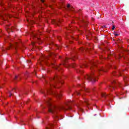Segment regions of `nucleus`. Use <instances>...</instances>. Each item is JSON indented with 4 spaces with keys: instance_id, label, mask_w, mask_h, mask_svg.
<instances>
[{
    "instance_id": "1",
    "label": "nucleus",
    "mask_w": 129,
    "mask_h": 129,
    "mask_svg": "<svg viewBox=\"0 0 129 129\" xmlns=\"http://www.w3.org/2000/svg\"><path fill=\"white\" fill-rule=\"evenodd\" d=\"M91 67L90 70L91 71V73L89 75H87L86 76L84 77V79H86V80H88V81H91L92 82H95L97 80V76H98V72L99 71H103V72H106L107 71V69L111 67V66H109V67H107L106 68H100L98 69V71H95L96 69H97V66H96V63H95L94 61H91L90 62Z\"/></svg>"
},
{
    "instance_id": "2",
    "label": "nucleus",
    "mask_w": 129,
    "mask_h": 129,
    "mask_svg": "<svg viewBox=\"0 0 129 129\" xmlns=\"http://www.w3.org/2000/svg\"><path fill=\"white\" fill-rule=\"evenodd\" d=\"M60 80L61 79L60 77L58 76H56L54 78H50L49 82L50 87L46 90V92L49 94H53V95H55L56 97H61V96H62V94L61 93H59L53 91V88L56 87L55 84L58 82H61Z\"/></svg>"
},
{
    "instance_id": "3",
    "label": "nucleus",
    "mask_w": 129,
    "mask_h": 129,
    "mask_svg": "<svg viewBox=\"0 0 129 129\" xmlns=\"http://www.w3.org/2000/svg\"><path fill=\"white\" fill-rule=\"evenodd\" d=\"M46 103L48 106V111L51 113H57L58 110H61V109H67L64 106H61L60 107H57L53 104L51 102V98H49L46 101Z\"/></svg>"
},
{
    "instance_id": "4",
    "label": "nucleus",
    "mask_w": 129,
    "mask_h": 129,
    "mask_svg": "<svg viewBox=\"0 0 129 129\" xmlns=\"http://www.w3.org/2000/svg\"><path fill=\"white\" fill-rule=\"evenodd\" d=\"M0 16L1 17V18L3 20H4V21H6L7 20V18H8V17H9V18L11 17V15H7L6 14H2V15H0Z\"/></svg>"
},
{
    "instance_id": "5",
    "label": "nucleus",
    "mask_w": 129,
    "mask_h": 129,
    "mask_svg": "<svg viewBox=\"0 0 129 129\" xmlns=\"http://www.w3.org/2000/svg\"><path fill=\"white\" fill-rule=\"evenodd\" d=\"M81 103H85L87 105H88L89 103H88V100L87 99H84L83 101H81Z\"/></svg>"
},
{
    "instance_id": "6",
    "label": "nucleus",
    "mask_w": 129,
    "mask_h": 129,
    "mask_svg": "<svg viewBox=\"0 0 129 129\" xmlns=\"http://www.w3.org/2000/svg\"><path fill=\"white\" fill-rule=\"evenodd\" d=\"M78 86H80V87H82V88H83L84 90L86 92H89V90L87 89H85L84 88V85L82 84H79Z\"/></svg>"
},
{
    "instance_id": "7",
    "label": "nucleus",
    "mask_w": 129,
    "mask_h": 129,
    "mask_svg": "<svg viewBox=\"0 0 129 129\" xmlns=\"http://www.w3.org/2000/svg\"><path fill=\"white\" fill-rule=\"evenodd\" d=\"M123 80H124V82L125 83V85L127 86V85L126 84V83H127V81H128L129 80V77H125Z\"/></svg>"
},
{
    "instance_id": "8",
    "label": "nucleus",
    "mask_w": 129,
    "mask_h": 129,
    "mask_svg": "<svg viewBox=\"0 0 129 129\" xmlns=\"http://www.w3.org/2000/svg\"><path fill=\"white\" fill-rule=\"evenodd\" d=\"M56 55L54 53H51L49 54V56L47 58V59H48V60H50V57L53 59V56H55Z\"/></svg>"
},
{
    "instance_id": "9",
    "label": "nucleus",
    "mask_w": 129,
    "mask_h": 129,
    "mask_svg": "<svg viewBox=\"0 0 129 129\" xmlns=\"http://www.w3.org/2000/svg\"><path fill=\"white\" fill-rule=\"evenodd\" d=\"M53 68L55 69L56 70H57L58 71H60V69H61V68L58 66H54Z\"/></svg>"
},
{
    "instance_id": "10",
    "label": "nucleus",
    "mask_w": 129,
    "mask_h": 129,
    "mask_svg": "<svg viewBox=\"0 0 129 129\" xmlns=\"http://www.w3.org/2000/svg\"><path fill=\"white\" fill-rule=\"evenodd\" d=\"M54 125V124L50 123L48 127H46V129H51V127Z\"/></svg>"
},
{
    "instance_id": "11",
    "label": "nucleus",
    "mask_w": 129,
    "mask_h": 129,
    "mask_svg": "<svg viewBox=\"0 0 129 129\" xmlns=\"http://www.w3.org/2000/svg\"><path fill=\"white\" fill-rule=\"evenodd\" d=\"M80 94H82V92L79 91V92H76L74 93V95H80Z\"/></svg>"
},
{
    "instance_id": "12",
    "label": "nucleus",
    "mask_w": 129,
    "mask_h": 129,
    "mask_svg": "<svg viewBox=\"0 0 129 129\" xmlns=\"http://www.w3.org/2000/svg\"><path fill=\"white\" fill-rule=\"evenodd\" d=\"M101 96L102 97H106V96H108V95L106 94L105 93H102Z\"/></svg>"
},
{
    "instance_id": "13",
    "label": "nucleus",
    "mask_w": 129,
    "mask_h": 129,
    "mask_svg": "<svg viewBox=\"0 0 129 129\" xmlns=\"http://www.w3.org/2000/svg\"><path fill=\"white\" fill-rule=\"evenodd\" d=\"M113 84H116V85H119V86L120 87V84L119 83H117L116 81H113Z\"/></svg>"
},
{
    "instance_id": "14",
    "label": "nucleus",
    "mask_w": 129,
    "mask_h": 129,
    "mask_svg": "<svg viewBox=\"0 0 129 129\" xmlns=\"http://www.w3.org/2000/svg\"><path fill=\"white\" fill-rule=\"evenodd\" d=\"M7 30H10V31H12V32H13V29H12V27L7 26Z\"/></svg>"
},
{
    "instance_id": "15",
    "label": "nucleus",
    "mask_w": 129,
    "mask_h": 129,
    "mask_svg": "<svg viewBox=\"0 0 129 129\" xmlns=\"http://www.w3.org/2000/svg\"><path fill=\"white\" fill-rule=\"evenodd\" d=\"M109 89H110V90H111V91H112V90H113V89H114V88L112 86H109Z\"/></svg>"
},
{
    "instance_id": "16",
    "label": "nucleus",
    "mask_w": 129,
    "mask_h": 129,
    "mask_svg": "<svg viewBox=\"0 0 129 129\" xmlns=\"http://www.w3.org/2000/svg\"><path fill=\"white\" fill-rule=\"evenodd\" d=\"M38 41L39 44H41L42 43V41L41 40V39H40V38H38Z\"/></svg>"
},
{
    "instance_id": "17",
    "label": "nucleus",
    "mask_w": 129,
    "mask_h": 129,
    "mask_svg": "<svg viewBox=\"0 0 129 129\" xmlns=\"http://www.w3.org/2000/svg\"><path fill=\"white\" fill-rule=\"evenodd\" d=\"M83 67H87V63H84Z\"/></svg>"
},
{
    "instance_id": "18",
    "label": "nucleus",
    "mask_w": 129,
    "mask_h": 129,
    "mask_svg": "<svg viewBox=\"0 0 129 129\" xmlns=\"http://www.w3.org/2000/svg\"><path fill=\"white\" fill-rule=\"evenodd\" d=\"M67 7L68 9H69L70 10V4H68Z\"/></svg>"
},
{
    "instance_id": "19",
    "label": "nucleus",
    "mask_w": 129,
    "mask_h": 129,
    "mask_svg": "<svg viewBox=\"0 0 129 129\" xmlns=\"http://www.w3.org/2000/svg\"><path fill=\"white\" fill-rule=\"evenodd\" d=\"M75 66H76V65L75 64H73V65L72 66V67L73 68H75Z\"/></svg>"
},
{
    "instance_id": "20",
    "label": "nucleus",
    "mask_w": 129,
    "mask_h": 129,
    "mask_svg": "<svg viewBox=\"0 0 129 129\" xmlns=\"http://www.w3.org/2000/svg\"><path fill=\"white\" fill-rule=\"evenodd\" d=\"M114 35L115 36H118V34H117V33H114Z\"/></svg>"
},
{
    "instance_id": "21",
    "label": "nucleus",
    "mask_w": 129,
    "mask_h": 129,
    "mask_svg": "<svg viewBox=\"0 0 129 129\" xmlns=\"http://www.w3.org/2000/svg\"><path fill=\"white\" fill-rule=\"evenodd\" d=\"M115 27H114V26H113L112 28V30H114Z\"/></svg>"
},
{
    "instance_id": "22",
    "label": "nucleus",
    "mask_w": 129,
    "mask_h": 129,
    "mask_svg": "<svg viewBox=\"0 0 129 129\" xmlns=\"http://www.w3.org/2000/svg\"><path fill=\"white\" fill-rule=\"evenodd\" d=\"M18 78V76H15V78L14 79L15 80H16V79H17Z\"/></svg>"
},
{
    "instance_id": "23",
    "label": "nucleus",
    "mask_w": 129,
    "mask_h": 129,
    "mask_svg": "<svg viewBox=\"0 0 129 129\" xmlns=\"http://www.w3.org/2000/svg\"><path fill=\"white\" fill-rule=\"evenodd\" d=\"M32 45H33V46H35V42H32Z\"/></svg>"
},
{
    "instance_id": "24",
    "label": "nucleus",
    "mask_w": 129,
    "mask_h": 129,
    "mask_svg": "<svg viewBox=\"0 0 129 129\" xmlns=\"http://www.w3.org/2000/svg\"><path fill=\"white\" fill-rule=\"evenodd\" d=\"M42 3H44L45 2L44 0H40Z\"/></svg>"
},
{
    "instance_id": "25",
    "label": "nucleus",
    "mask_w": 129,
    "mask_h": 129,
    "mask_svg": "<svg viewBox=\"0 0 129 129\" xmlns=\"http://www.w3.org/2000/svg\"><path fill=\"white\" fill-rule=\"evenodd\" d=\"M66 105L69 107V104H66Z\"/></svg>"
},
{
    "instance_id": "26",
    "label": "nucleus",
    "mask_w": 129,
    "mask_h": 129,
    "mask_svg": "<svg viewBox=\"0 0 129 129\" xmlns=\"http://www.w3.org/2000/svg\"><path fill=\"white\" fill-rule=\"evenodd\" d=\"M119 74L120 75H121V72H119Z\"/></svg>"
},
{
    "instance_id": "27",
    "label": "nucleus",
    "mask_w": 129,
    "mask_h": 129,
    "mask_svg": "<svg viewBox=\"0 0 129 129\" xmlns=\"http://www.w3.org/2000/svg\"><path fill=\"white\" fill-rule=\"evenodd\" d=\"M12 95H13V94H12V93H10V95H9V96H11Z\"/></svg>"
},
{
    "instance_id": "28",
    "label": "nucleus",
    "mask_w": 129,
    "mask_h": 129,
    "mask_svg": "<svg viewBox=\"0 0 129 129\" xmlns=\"http://www.w3.org/2000/svg\"><path fill=\"white\" fill-rule=\"evenodd\" d=\"M55 117V118H58V116L56 115Z\"/></svg>"
},
{
    "instance_id": "29",
    "label": "nucleus",
    "mask_w": 129,
    "mask_h": 129,
    "mask_svg": "<svg viewBox=\"0 0 129 129\" xmlns=\"http://www.w3.org/2000/svg\"><path fill=\"white\" fill-rule=\"evenodd\" d=\"M41 93H45V92H44V91H42L41 92Z\"/></svg>"
},
{
    "instance_id": "30",
    "label": "nucleus",
    "mask_w": 129,
    "mask_h": 129,
    "mask_svg": "<svg viewBox=\"0 0 129 129\" xmlns=\"http://www.w3.org/2000/svg\"><path fill=\"white\" fill-rule=\"evenodd\" d=\"M27 22H28V23H30V21H29V20H27Z\"/></svg>"
},
{
    "instance_id": "31",
    "label": "nucleus",
    "mask_w": 129,
    "mask_h": 129,
    "mask_svg": "<svg viewBox=\"0 0 129 129\" xmlns=\"http://www.w3.org/2000/svg\"><path fill=\"white\" fill-rule=\"evenodd\" d=\"M115 74V72L113 73V75L114 76Z\"/></svg>"
},
{
    "instance_id": "32",
    "label": "nucleus",
    "mask_w": 129,
    "mask_h": 129,
    "mask_svg": "<svg viewBox=\"0 0 129 129\" xmlns=\"http://www.w3.org/2000/svg\"><path fill=\"white\" fill-rule=\"evenodd\" d=\"M33 36L34 37H36V35L34 34Z\"/></svg>"
},
{
    "instance_id": "33",
    "label": "nucleus",
    "mask_w": 129,
    "mask_h": 129,
    "mask_svg": "<svg viewBox=\"0 0 129 129\" xmlns=\"http://www.w3.org/2000/svg\"><path fill=\"white\" fill-rule=\"evenodd\" d=\"M74 9L72 8V9H71V11H73Z\"/></svg>"
},
{
    "instance_id": "34",
    "label": "nucleus",
    "mask_w": 129,
    "mask_h": 129,
    "mask_svg": "<svg viewBox=\"0 0 129 129\" xmlns=\"http://www.w3.org/2000/svg\"><path fill=\"white\" fill-rule=\"evenodd\" d=\"M87 45H88L89 46H90V44L89 43H88Z\"/></svg>"
},
{
    "instance_id": "35",
    "label": "nucleus",
    "mask_w": 129,
    "mask_h": 129,
    "mask_svg": "<svg viewBox=\"0 0 129 129\" xmlns=\"http://www.w3.org/2000/svg\"><path fill=\"white\" fill-rule=\"evenodd\" d=\"M31 24H32V23H34V21H31Z\"/></svg>"
},
{
    "instance_id": "36",
    "label": "nucleus",
    "mask_w": 129,
    "mask_h": 129,
    "mask_svg": "<svg viewBox=\"0 0 129 129\" xmlns=\"http://www.w3.org/2000/svg\"><path fill=\"white\" fill-rule=\"evenodd\" d=\"M102 28H105V26H103Z\"/></svg>"
},
{
    "instance_id": "37",
    "label": "nucleus",
    "mask_w": 129,
    "mask_h": 129,
    "mask_svg": "<svg viewBox=\"0 0 129 129\" xmlns=\"http://www.w3.org/2000/svg\"><path fill=\"white\" fill-rule=\"evenodd\" d=\"M78 71H79V72H80V70L77 71V72H78Z\"/></svg>"
},
{
    "instance_id": "38",
    "label": "nucleus",
    "mask_w": 129,
    "mask_h": 129,
    "mask_svg": "<svg viewBox=\"0 0 129 129\" xmlns=\"http://www.w3.org/2000/svg\"><path fill=\"white\" fill-rule=\"evenodd\" d=\"M81 68H83V67L82 66H80Z\"/></svg>"
},
{
    "instance_id": "39",
    "label": "nucleus",
    "mask_w": 129,
    "mask_h": 129,
    "mask_svg": "<svg viewBox=\"0 0 129 129\" xmlns=\"http://www.w3.org/2000/svg\"><path fill=\"white\" fill-rule=\"evenodd\" d=\"M61 84H63V82H60Z\"/></svg>"
},
{
    "instance_id": "40",
    "label": "nucleus",
    "mask_w": 129,
    "mask_h": 129,
    "mask_svg": "<svg viewBox=\"0 0 129 129\" xmlns=\"http://www.w3.org/2000/svg\"><path fill=\"white\" fill-rule=\"evenodd\" d=\"M0 88H2V87L1 86V85H0Z\"/></svg>"
},
{
    "instance_id": "41",
    "label": "nucleus",
    "mask_w": 129,
    "mask_h": 129,
    "mask_svg": "<svg viewBox=\"0 0 129 129\" xmlns=\"http://www.w3.org/2000/svg\"><path fill=\"white\" fill-rule=\"evenodd\" d=\"M69 102L70 103L71 102V101H69Z\"/></svg>"
},
{
    "instance_id": "42",
    "label": "nucleus",
    "mask_w": 129,
    "mask_h": 129,
    "mask_svg": "<svg viewBox=\"0 0 129 129\" xmlns=\"http://www.w3.org/2000/svg\"><path fill=\"white\" fill-rule=\"evenodd\" d=\"M12 46H13V45H11V47H12Z\"/></svg>"
},
{
    "instance_id": "43",
    "label": "nucleus",
    "mask_w": 129,
    "mask_h": 129,
    "mask_svg": "<svg viewBox=\"0 0 129 129\" xmlns=\"http://www.w3.org/2000/svg\"><path fill=\"white\" fill-rule=\"evenodd\" d=\"M83 81H84V79H82Z\"/></svg>"
}]
</instances>
